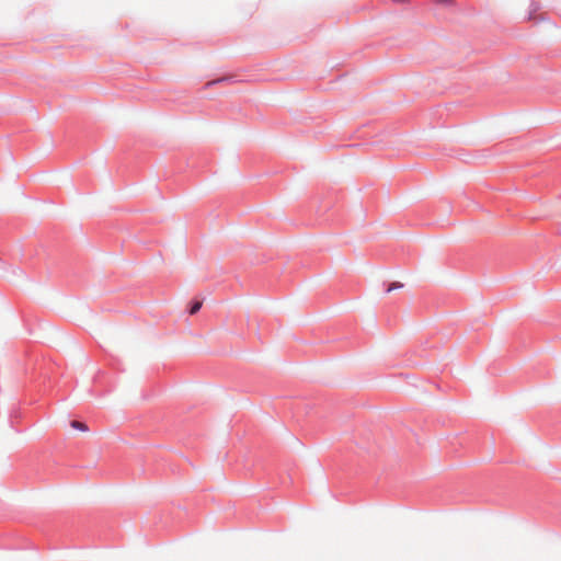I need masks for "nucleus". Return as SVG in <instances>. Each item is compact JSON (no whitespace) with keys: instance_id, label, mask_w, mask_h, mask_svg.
Segmentation results:
<instances>
[{"instance_id":"4","label":"nucleus","mask_w":561,"mask_h":561,"mask_svg":"<svg viewBox=\"0 0 561 561\" xmlns=\"http://www.w3.org/2000/svg\"><path fill=\"white\" fill-rule=\"evenodd\" d=\"M451 0H439L442 3H449Z\"/></svg>"},{"instance_id":"2","label":"nucleus","mask_w":561,"mask_h":561,"mask_svg":"<svg viewBox=\"0 0 561 561\" xmlns=\"http://www.w3.org/2000/svg\"><path fill=\"white\" fill-rule=\"evenodd\" d=\"M202 305L203 302L202 301H195L192 304L191 308H190V313L191 314H195L199 311V309L202 308Z\"/></svg>"},{"instance_id":"3","label":"nucleus","mask_w":561,"mask_h":561,"mask_svg":"<svg viewBox=\"0 0 561 561\" xmlns=\"http://www.w3.org/2000/svg\"><path fill=\"white\" fill-rule=\"evenodd\" d=\"M403 287V284L402 283H399V282H394L392 284L389 285L387 291L390 293L394 289H399V288H402Z\"/></svg>"},{"instance_id":"1","label":"nucleus","mask_w":561,"mask_h":561,"mask_svg":"<svg viewBox=\"0 0 561 561\" xmlns=\"http://www.w3.org/2000/svg\"><path fill=\"white\" fill-rule=\"evenodd\" d=\"M70 426L73 430L81 431V432H88L89 431L88 425L85 423H83V422H80V421H72L70 423Z\"/></svg>"}]
</instances>
